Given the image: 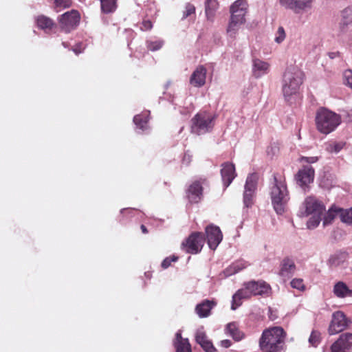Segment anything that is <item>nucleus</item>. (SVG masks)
<instances>
[{"instance_id": "nucleus-28", "label": "nucleus", "mask_w": 352, "mask_h": 352, "mask_svg": "<svg viewBox=\"0 0 352 352\" xmlns=\"http://www.w3.org/2000/svg\"><path fill=\"white\" fill-rule=\"evenodd\" d=\"M333 294L336 296L343 298L352 296V289H350L344 282L339 281L333 287Z\"/></svg>"}, {"instance_id": "nucleus-43", "label": "nucleus", "mask_w": 352, "mask_h": 352, "mask_svg": "<svg viewBox=\"0 0 352 352\" xmlns=\"http://www.w3.org/2000/svg\"><path fill=\"white\" fill-rule=\"evenodd\" d=\"M195 12V7L190 3H186V7H185V10L183 12L182 19H184L187 18L188 16L194 14Z\"/></svg>"}, {"instance_id": "nucleus-30", "label": "nucleus", "mask_w": 352, "mask_h": 352, "mask_svg": "<svg viewBox=\"0 0 352 352\" xmlns=\"http://www.w3.org/2000/svg\"><path fill=\"white\" fill-rule=\"evenodd\" d=\"M226 330L228 333L232 336L235 341L241 340L244 336L243 333L238 329L236 324L234 322L228 324Z\"/></svg>"}, {"instance_id": "nucleus-38", "label": "nucleus", "mask_w": 352, "mask_h": 352, "mask_svg": "<svg viewBox=\"0 0 352 352\" xmlns=\"http://www.w3.org/2000/svg\"><path fill=\"white\" fill-rule=\"evenodd\" d=\"M344 145H345L344 142H335L329 144L326 147V150L329 153H338L343 148Z\"/></svg>"}, {"instance_id": "nucleus-11", "label": "nucleus", "mask_w": 352, "mask_h": 352, "mask_svg": "<svg viewBox=\"0 0 352 352\" xmlns=\"http://www.w3.org/2000/svg\"><path fill=\"white\" fill-rule=\"evenodd\" d=\"M205 232L209 248L214 250L223 239V234L219 227L210 224L206 226Z\"/></svg>"}, {"instance_id": "nucleus-26", "label": "nucleus", "mask_w": 352, "mask_h": 352, "mask_svg": "<svg viewBox=\"0 0 352 352\" xmlns=\"http://www.w3.org/2000/svg\"><path fill=\"white\" fill-rule=\"evenodd\" d=\"M37 26L45 31V33H50L54 27H56V24L54 21L49 17L45 16L44 15L38 16L36 19Z\"/></svg>"}, {"instance_id": "nucleus-39", "label": "nucleus", "mask_w": 352, "mask_h": 352, "mask_svg": "<svg viewBox=\"0 0 352 352\" xmlns=\"http://www.w3.org/2000/svg\"><path fill=\"white\" fill-rule=\"evenodd\" d=\"M208 339L203 327L199 328L195 333V340L199 345L206 341Z\"/></svg>"}, {"instance_id": "nucleus-52", "label": "nucleus", "mask_w": 352, "mask_h": 352, "mask_svg": "<svg viewBox=\"0 0 352 352\" xmlns=\"http://www.w3.org/2000/svg\"><path fill=\"white\" fill-rule=\"evenodd\" d=\"M231 341L230 340H223L221 341V345L224 348H228L231 346Z\"/></svg>"}, {"instance_id": "nucleus-33", "label": "nucleus", "mask_w": 352, "mask_h": 352, "mask_svg": "<svg viewBox=\"0 0 352 352\" xmlns=\"http://www.w3.org/2000/svg\"><path fill=\"white\" fill-rule=\"evenodd\" d=\"M101 10L102 12L109 14L113 12L116 8V0H100Z\"/></svg>"}, {"instance_id": "nucleus-35", "label": "nucleus", "mask_w": 352, "mask_h": 352, "mask_svg": "<svg viewBox=\"0 0 352 352\" xmlns=\"http://www.w3.org/2000/svg\"><path fill=\"white\" fill-rule=\"evenodd\" d=\"M339 214L342 222L352 224V208L348 210L339 209Z\"/></svg>"}, {"instance_id": "nucleus-48", "label": "nucleus", "mask_w": 352, "mask_h": 352, "mask_svg": "<svg viewBox=\"0 0 352 352\" xmlns=\"http://www.w3.org/2000/svg\"><path fill=\"white\" fill-rule=\"evenodd\" d=\"M153 27V25H152V23L148 21V20H146V21H144L142 23V26H141V30H144V31H146V30H149L152 28Z\"/></svg>"}, {"instance_id": "nucleus-15", "label": "nucleus", "mask_w": 352, "mask_h": 352, "mask_svg": "<svg viewBox=\"0 0 352 352\" xmlns=\"http://www.w3.org/2000/svg\"><path fill=\"white\" fill-rule=\"evenodd\" d=\"M247 3L245 0H236L230 7L231 19L245 23V15L247 10Z\"/></svg>"}, {"instance_id": "nucleus-50", "label": "nucleus", "mask_w": 352, "mask_h": 352, "mask_svg": "<svg viewBox=\"0 0 352 352\" xmlns=\"http://www.w3.org/2000/svg\"><path fill=\"white\" fill-rule=\"evenodd\" d=\"M329 262L331 265H333V266H337L340 264V261H338V258H337L336 255L331 256L329 260Z\"/></svg>"}, {"instance_id": "nucleus-44", "label": "nucleus", "mask_w": 352, "mask_h": 352, "mask_svg": "<svg viewBox=\"0 0 352 352\" xmlns=\"http://www.w3.org/2000/svg\"><path fill=\"white\" fill-rule=\"evenodd\" d=\"M177 260H178V256H175V255H173L169 257H166L162 262V264H161L162 267L164 269H166L170 265L172 262H176Z\"/></svg>"}, {"instance_id": "nucleus-24", "label": "nucleus", "mask_w": 352, "mask_h": 352, "mask_svg": "<svg viewBox=\"0 0 352 352\" xmlns=\"http://www.w3.org/2000/svg\"><path fill=\"white\" fill-rule=\"evenodd\" d=\"M173 346L175 348V352H192L188 339L182 337L181 330H179L175 334Z\"/></svg>"}, {"instance_id": "nucleus-17", "label": "nucleus", "mask_w": 352, "mask_h": 352, "mask_svg": "<svg viewBox=\"0 0 352 352\" xmlns=\"http://www.w3.org/2000/svg\"><path fill=\"white\" fill-rule=\"evenodd\" d=\"M252 296L250 289L248 287V283L243 284V287L239 289L232 296L231 309H236L241 305L242 299H247Z\"/></svg>"}, {"instance_id": "nucleus-55", "label": "nucleus", "mask_w": 352, "mask_h": 352, "mask_svg": "<svg viewBox=\"0 0 352 352\" xmlns=\"http://www.w3.org/2000/svg\"><path fill=\"white\" fill-rule=\"evenodd\" d=\"M73 51L75 52L76 54H78L80 53V51H78L77 49H74Z\"/></svg>"}, {"instance_id": "nucleus-47", "label": "nucleus", "mask_w": 352, "mask_h": 352, "mask_svg": "<svg viewBox=\"0 0 352 352\" xmlns=\"http://www.w3.org/2000/svg\"><path fill=\"white\" fill-rule=\"evenodd\" d=\"M343 75L346 84L352 89V70H345Z\"/></svg>"}, {"instance_id": "nucleus-54", "label": "nucleus", "mask_w": 352, "mask_h": 352, "mask_svg": "<svg viewBox=\"0 0 352 352\" xmlns=\"http://www.w3.org/2000/svg\"><path fill=\"white\" fill-rule=\"evenodd\" d=\"M128 210H133L132 208H123L120 210L121 213H123L124 212Z\"/></svg>"}, {"instance_id": "nucleus-34", "label": "nucleus", "mask_w": 352, "mask_h": 352, "mask_svg": "<svg viewBox=\"0 0 352 352\" xmlns=\"http://www.w3.org/2000/svg\"><path fill=\"white\" fill-rule=\"evenodd\" d=\"M256 192L244 190L243 195V202L245 208H251L254 204Z\"/></svg>"}, {"instance_id": "nucleus-7", "label": "nucleus", "mask_w": 352, "mask_h": 352, "mask_svg": "<svg viewBox=\"0 0 352 352\" xmlns=\"http://www.w3.org/2000/svg\"><path fill=\"white\" fill-rule=\"evenodd\" d=\"M280 4L296 14H302L311 11L314 0H279Z\"/></svg>"}, {"instance_id": "nucleus-40", "label": "nucleus", "mask_w": 352, "mask_h": 352, "mask_svg": "<svg viewBox=\"0 0 352 352\" xmlns=\"http://www.w3.org/2000/svg\"><path fill=\"white\" fill-rule=\"evenodd\" d=\"M320 342V333L318 331H312L309 338V342L314 346H317Z\"/></svg>"}, {"instance_id": "nucleus-9", "label": "nucleus", "mask_w": 352, "mask_h": 352, "mask_svg": "<svg viewBox=\"0 0 352 352\" xmlns=\"http://www.w3.org/2000/svg\"><path fill=\"white\" fill-rule=\"evenodd\" d=\"M348 326V321L344 312L337 311L332 314V319L328 329L330 335L337 334L344 330Z\"/></svg>"}, {"instance_id": "nucleus-29", "label": "nucleus", "mask_w": 352, "mask_h": 352, "mask_svg": "<svg viewBox=\"0 0 352 352\" xmlns=\"http://www.w3.org/2000/svg\"><path fill=\"white\" fill-rule=\"evenodd\" d=\"M258 175L256 173L249 174L247 177L244 190L256 192L257 189Z\"/></svg>"}, {"instance_id": "nucleus-46", "label": "nucleus", "mask_w": 352, "mask_h": 352, "mask_svg": "<svg viewBox=\"0 0 352 352\" xmlns=\"http://www.w3.org/2000/svg\"><path fill=\"white\" fill-rule=\"evenodd\" d=\"M54 4L56 8H69L71 4V0H55Z\"/></svg>"}, {"instance_id": "nucleus-22", "label": "nucleus", "mask_w": 352, "mask_h": 352, "mask_svg": "<svg viewBox=\"0 0 352 352\" xmlns=\"http://www.w3.org/2000/svg\"><path fill=\"white\" fill-rule=\"evenodd\" d=\"M203 188L199 182H193L188 190L187 196L191 203H198L203 197Z\"/></svg>"}, {"instance_id": "nucleus-19", "label": "nucleus", "mask_w": 352, "mask_h": 352, "mask_svg": "<svg viewBox=\"0 0 352 352\" xmlns=\"http://www.w3.org/2000/svg\"><path fill=\"white\" fill-rule=\"evenodd\" d=\"M207 70L203 65H199L192 72L190 83L195 87H201L206 83Z\"/></svg>"}, {"instance_id": "nucleus-6", "label": "nucleus", "mask_w": 352, "mask_h": 352, "mask_svg": "<svg viewBox=\"0 0 352 352\" xmlns=\"http://www.w3.org/2000/svg\"><path fill=\"white\" fill-rule=\"evenodd\" d=\"M216 116L206 111L197 113L191 120V132L203 135L210 132L214 125Z\"/></svg>"}, {"instance_id": "nucleus-18", "label": "nucleus", "mask_w": 352, "mask_h": 352, "mask_svg": "<svg viewBox=\"0 0 352 352\" xmlns=\"http://www.w3.org/2000/svg\"><path fill=\"white\" fill-rule=\"evenodd\" d=\"M217 305L214 300H204L195 307V313L201 318H207L211 314V310Z\"/></svg>"}, {"instance_id": "nucleus-12", "label": "nucleus", "mask_w": 352, "mask_h": 352, "mask_svg": "<svg viewBox=\"0 0 352 352\" xmlns=\"http://www.w3.org/2000/svg\"><path fill=\"white\" fill-rule=\"evenodd\" d=\"M352 351V333H344L340 336L331 346V352H351Z\"/></svg>"}, {"instance_id": "nucleus-10", "label": "nucleus", "mask_w": 352, "mask_h": 352, "mask_svg": "<svg viewBox=\"0 0 352 352\" xmlns=\"http://www.w3.org/2000/svg\"><path fill=\"white\" fill-rule=\"evenodd\" d=\"M80 21V14L76 10H72L63 14L59 19L61 28L66 32L74 29Z\"/></svg>"}, {"instance_id": "nucleus-20", "label": "nucleus", "mask_w": 352, "mask_h": 352, "mask_svg": "<svg viewBox=\"0 0 352 352\" xmlns=\"http://www.w3.org/2000/svg\"><path fill=\"white\" fill-rule=\"evenodd\" d=\"M149 114L150 111H146L134 116L133 122L136 126L137 133H146L149 130V126L148 124Z\"/></svg>"}, {"instance_id": "nucleus-31", "label": "nucleus", "mask_w": 352, "mask_h": 352, "mask_svg": "<svg viewBox=\"0 0 352 352\" xmlns=\"http://www.w3.org/2000/svg\"><path fill=\"white\" fill-rule=\"evenodd\" d=\"M243 23V22H239L237 20L230 18V21L227 28V34L228 36L232 38H234L241 25Z\"/></svg>"}, {"instance_id": "nucleus-4", "label": "nucleus", "mask_w": 352, "mask_h": 352, "mask_svg": "<svg viewBox=\"0 0 352 352\" xmlns=\"http://www.w3.org/2000/svg\"><path fill=\"white\" fill-rule=\"evenodd\" d=\"M305 207L304 215L311 216L307 223L309 229H314L320 224L325 210L323 204L314 197H308L303 203Z\"/></svg>"}, {"instance_id": "nucleus-25", "label": "nucleus", "mask_w": 352, "mask_h": 352, "mask_svg": "<svg viewBox=\"0 0 352 352\" xmlns=\"http://www.w3.org/2000/svg\"><path fill=\"white\" fill-rule=\"evenodd\" d=\"M247 266L248 263L246 261L243 260L236 261L223 271V276L228 277L234 275L245 269Z\"/></svg>"}, {"instance_id": "nucleus-2", "label": "nucleus", "mask_w": 352, "mask_h": 352, "mask_svg": "<svg viewBox=\"0 0 352 352\" xmlns=\"http://www.w3.org/2000/svg\"><path fill=\"white\" fill-rule=\"evenodd\" d=\"M286 333L280 327H273L265 329L259 339V347L262 351L279 352L282 349Z\"/></svg>"}, {"instance_id": "nucleus-21", "label": "nucleus", "mask_w": 352, "mask_h": 352, "mask_svg": "<svg viewBox=\"0 0 352 352\" xmlns=\"http://www.w3.org/2000/svg\"><path fill=\"white\" fill-rule=\"evenodd\" d=\"M248 287L250 289L252 296L263 295L267 294L271 287L269 284L265 281L252 280L247 282Z\"/></svg>"}, {"instance_id": "nucleus-8", "label": "nucleus", "mask_w": 352, "mask_h": 352, "mask_svg": "<svg viewBox=\"0 0 352 352\" xmlns=\"http://www.w3.org/2000/svg\"><path fill=\"white\" fill-rule=\"evenodd\" d=\"M204 243L205 238L202 232H193L182 245L187 253L195 254L201 252Z\"/></svg>"}, {"instance_id": "nucleus-41", "label": "nucleus", "mask_w": 352, "mask_h": 352, "mask_svg": "<svg viewBox=\"0 0 352 352\" xmlns=\"http://www.w3.org/2000/svg\"><path fill=\"white\" fill-rule=\"evenodd\" d=\"M286 34L284 28L282 26L278 27L274 41L277 43H281L285 38Z\"/></svg>"}, {"instance_id": "nucleus-45", "label": "nucleus", "mask_w": 352, "mask_h": 352, "mask_svg": "<svg viewBox=\"0 0 352 352\" xmlns=\"http://www.w3.org/2000/svg\"><path fill=\"white\" fill-rule=\"evenodd\" d=\"M200 346L202 347V349L206 352H216L217 350L215 347L213 346L212 342L209 340H207L204 342L200 344Z\"/></svg>"}, {"instance_id": "nucleus-49", "label": "nucleus", "mask_w": 352, "mask_h": 352, "mask_svg": "<svg viewBox=\"0 0 352 352\" xmlns=\"http://www.w3.org/2000/svg\"><path fill=\"white\" fill-rule=\"evenodd\" d=\"M301 160L309 164L315 163L318 160L317 157H302Z\"/></svg>"}, {"instance_id": "nucleus-16", "label": "nucleus", "mask_w": 352, "mask_h": 352, "mask_svg": "<svg viewBox=\"0 0 352 352\" xmlns=\"http://www.w3.org/2000/svg\"><path fill=\"white\" fill-rule=\"evenodd\" d=\"M296 271V265L293 259L285 257L284 258L280 264L278 275L286 280L292 276Z\"/></svg>"}, {"instance_id": "nucleus-14", "label": "nucleus", "mask_w": 352, "mask_h": 352, "mask_svg": "<svg viewBox=\"0 0 352 352\" xmlns=\"http://www.w3.org/2000/svg\"><path fill=\"white\" fill-rule=\"evenodd\" d=\"M221 175L223 186L226 188L236 176L234 164L228 162L222 164Z\"/></svg>"}, {"instance_id": "nucleus-57", "label": "nucleus", "mask_w": 352, "mask_h": 352, "mask_svg": "<svg viewBox=\"0 0 352 352\" xmlns=\"http://www.w3.org/2000/svg\"><path fill=\"white\" fill-rule=\"evenodd\" d=\"M349 42H350V43H349L350 45L352 47V36H351V39H350V41H349Z\"/></svg>"}, {"instance_id": "nucleus-13", "label": "nucleus", "mask_w": 352, "mask_h": 352, "mask_svg": "<svg viewBox=\"0 0 352 352\" xmlns=\"http://www.w3.org/2000/svg\"><path fill=\"white\" fill-rule=\"evenodd\" d=\"M314 173V169L311 166H304L296 175L297 184L302 188L305 189L310 183L313 182Z\"/></svg>"}, {"instance_id": "nucleus-51", "label": "nucleus", "mask_w": 352, "mask_h": 352, "mask_svg": "<svg viewBox=\"0 0 352 352\" xmlns=\"http://www.w3.org/2000/svg\"><path fill=\"white\" fill-rule=\"evenodd\" d=\"M191 155L189 153H186L183 157L182 162L186 165H188L191 161Z\"/></svg>"}, {"instance_id": "nucleus-42", "label": "nucleus", "mask_w": 352, "mask_h": 352, "mask_svg": "<svg viewBox=\"0 0 352 352\" xmlns=\"http://www.w3.org/2000/svg\"><path fill=\"white\" fill-rule=\"evenodd\" d=\"M292 288L296 289L299 291H303L305 289V286L303 283V280L301 278H294L290 283Z\"/></svg>"}, {"instance_id": "nucleus-27", "label": "nucleus", "mask_w": 352, "mask_h": 352, "mask_svg": "<svg viewBox=\"0 0 352 352\" xmlns=\"http://www.w3.org/2000/svg\"><path fill=\"white\" fill-rule=\"evenodd\" d=\"M340 28L342 32L347 31L348 27L352 25V8H346L342 12Z\"/></svg>"}, {"instance_id": "nucleus-23", "label": "nucleus", "mask_w": 352, "mask_h": 352, "mask_svg": "<svg viewBox=\"0 0 352 352\" xmlns=\"http://www.w3.org/2000/svg\"><path fill=\"white\" fill-rule=\"evenodd\" d=\"M270 65L262 60L254 58L252 60V74L253 76L258 78L269 72Z\"/></svg>"}, {"instance_id": "nucleus-1", "label": "nucleus", "mask_w": 352, "mask_h": 352, "mask_svg": "<svg viewBox=\"0 0 352 352\" xmlns=\"http://www.w3.org/2000/svg\"><path fill=\"white\" fill-rule=\"evenodd\" d=\"M270 195L274 210L277 214H283L290 199L285 177L277 174L273 175Z\"/></svg>"}, {"instance_id": "nucleus-56", "label": "nucleus", "mask_w": 352, "mask_h": 352, "mask_svg": "<svg viewBox=\"0 0 352 352\" xmlns=\"http://www.w3.org/2000/svg\"><path fill=\"white\" fill-rule=\"evenodd\" d=\"M62 44H63V45L65 47H67V44H66V43H65V42H63V43H62Z\"/></svg>"}, {"instance_id": "nucleus-32", "label": "nucleus", "mask_w": 352, "mask_h": 352, "mask_svg": "<svg viewBox=\"0 0 352 352\" xmlns=\"http://www.w3.org/2000/svg\"><path fill=\"white\" fill-rule=\"evenodd\" d=\"M218 8L217 0H206L205 3V12L208 19H212L214 12Z\"/></svg>"}, {"instance_id": "nucleus-3", "label": "nucleus", "mask_w": 352, "mask_h": 352, "mask_svg": "<svg viewBox=\"0 0 352 352\" xmlns=\"http://www.w3.org/2000/svg\"><path fill=\"white\" fill-rule=\"evenodd\" d=\"M303 72L297 67H289L286 69L283 78L282 91L287 101L291 96L298 92L303 82Z\"/></svg>"}, {"instance_id": "nucleus-37", "label": "nucleus", "mask_w": 352, "mask_h": 352, "mask_svg": "<svg viewBox=\"0 0 352 352\" xmlns=\"http://www.w3.org/2000/svg\"><path fill=\"white\" fill-rule=\"evenodd\" d=\"M339 213V209L333 210L331 208L328 210V212L324 215L323 217V225L326 226L333 221L336 217V215Z\"/></svg>"}, {"instance_id": "nucleus-36", "label": "nucleus", "mask_w": 352, "mask_h": 352, "mask_svg": "<svg viewBox=\"0 0 352 352\" xmlns=\"http://www.w3.org/2000/svg\"><path fill=\"white\" fill-rule=\"evenodd\" d=\"M164 45V41L161 39L148 40L146 41L147 48L153 52L159 50Z\"/></svg>"}, {"instance_id": "nucleus-53", "label": "nucleus", "mask_w": 352, "mask_h": 352, "mask_svg": "<svg viewBox=\"0 0 352 352\" xmlns=\"http://www.w3.org/2000/svg\"><path fill=\"white\" fill-rule=\"evenodd\" d=\"M141 230H142V232H143V233H144V234L148 233V230H147V229H146V226H145L142 225V226H141Z\"/></svg>"}, {"instance_id": "nucleus-5", "label": "nucleus", "mask_w": 352, "mask_h": 352, "mask_svg": "<svg viewBox=\"0 0 352 352\" xmlns=\"http://www.w3.org/2000/svg\"><path fill=\"white\" fill-rule=\"evenodd\" d=\"M340 116L325 108L320 109L316 113V123L318 130L324 133L329 134L333 131L340 124Z\"/></svg>"}]
</instances>
